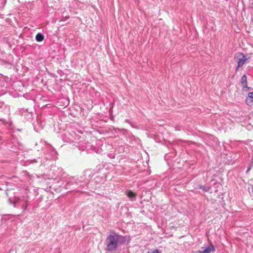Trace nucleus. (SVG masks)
<instances>
[{
  "label": "nucleus",
  "instance_id": "9d476101",
  "mask_svg": "<svg viewBox=\"0 0 253 253\" xmlns=\"http://www.w3.org/2000/svg\"><path fill=\"white\" fill-rule=\"evenodd\" d=\"M251 169V167H250L248 169H247V172H248Z\"/></svg>",
  "mask_w": 253,
  "mask_h": 253
},
{
  "label": "nucleus",
  "instance_id": "7ed1b4c3",
  "mask_svg": "<svg viewBox=\"0 0 253 253\" xmlns=\"http://www.w3.org/2000/svg\"><path fill=\"white\" fill-rule=\"evenodd\" d=\"M245 101L248 106H252L253 105V92L249 93Z\"/></svg>",
  "mask_w": 253,
  "mask_h": 253
},
{
  "label": "nucleus",
  "instance_id": "9b49d317",
  "mask_svg": "<svg viewBox=\"0 0 253 253\" xmlns=\"http://www.w3.org/2000/svg\"><path fill=\"white\" fill-rule=\"evenodd\" d=\"M126 122H129V121H128V120H126Z\"/></svg>",
  "mask_w": 253,
  "mask_h": 253
},
{
  "label": "nucleus",
  "instance_id": "423d86ee",
  "mask_svg": "<svg viewBox=\"0 0 253 253\" xmlns=\"http://www.w3.org/2000/svg\"><path fill=\"white\" fill-rule=\"evenodd\" d=\"M126 193L127 196L130 199H133L136 197V194L131 191H126Z\"/></svg>",
  "mask_w": 253,
  "mask_h": 253
},
{
  "label": "nucleus",
  "instance_id": "20e7f679",
  "mask_svg": "<svg viewBox=\"0 0 253 253\" xmlns=\"http://www.w3.org/2000/svg\"><path fill=\"white\" fill-rule=\"evenodd\" d=\"M241 83L243 86V90L244 91H247L250 89V87L247 86V76L245 75H244L241 80Z\"/></svg>",
  "mask_w": 253,
  "mask_h": 253
},
{
  "label": "nucleus",
  "instance_id": "6e6552de",
  "mask_svg": "<svg viewBox=\"0 0 253 253\" xmlns=\"http://www.w3.org/2000/svg\"><path fill=\"white\" fill-rule=\"evenodd\" d=\"M148 253H160L159 251L157 249L149 251Z\"/></svg>",
  "mask_w": 253,
  "mask_h": 253
},
{
  "label": "nucleus",
  "instance_id": "1a4fd4ad",
  "mask_svg": "<svg viewBox=\"0 0 253 253\" xmlns=\"http://www.w3.org/2000/svg\"><path fill=\"white\" fill-rule=\"evenodd\" d=\"M200 189H202L203 190H204L205 191H208V189H206L205 187H202V186H201L200 187Z\"/></svg>",
  "mask_w": 253,
  "mask_h": 253
},
{
  "label": "nucleus",
  "instance_id": "0eeeda50",
  "mask_svg": "<svg viewBox=\"0 0 253 253\" xmlns=\"http://www.w3.org/2000/svg\"><path fill=\"white\" fill-rule=\"evenodd\" d=\"M44 39V36L41 33H38L36 36V40L37 42H42Z\"/></svg>",
  "mask_w": 253,
  "mask_h": 253
},
{
  "label": "nucleus",
  "instance_id": "39448f33",
  "mask_svg": "<svg viewBox=\"0 0 253 253\" xmlns=\"http://www.w3.org/2000/svg\"><path fill=\"white\" fill-rule=\"evenodd\" d=\"M215 251L214 246L212 244H210L206 249L203 251H198V253H210Z\"/></svg>",
  "mask_w": 253,
  "mask_h": 253
},
{
  "label": "nucleus",
  "instance_id": "f03ea898",
  "mask_svg": "<svg viewBox=\"0 0 253 253\" xmlns=\"http://www.w3.org/2000/svg\"><path fill=\"white\" fill-rule=\"evenodd\" d=\"M234 59H236L238 65L236 68L237 71L240 68L243 67L245 62L250 59V57L245 55L243 53L237 52L234 55Z\"/></svg>",
  "mask_w": 253,
  "mask_h": 253
},
{
  "label": "nucleus",
  "instance_id": "f257e3e1",
  "mask_svg": "<svg viewBox=\"0 0 253 253\" xmlns=\"http://www.w3.org/2000/svg\"><path fill=\"white\" fill-rule=\"evenodd\" d=\"M130 240V238L129 236H123L112 231L111 234L107 235L105 240V250L107 252L115 251L119 246L128 244Z\"/></svg>",
  "mask_w": 253,
  "mask_h": 253
}]
</instances>
